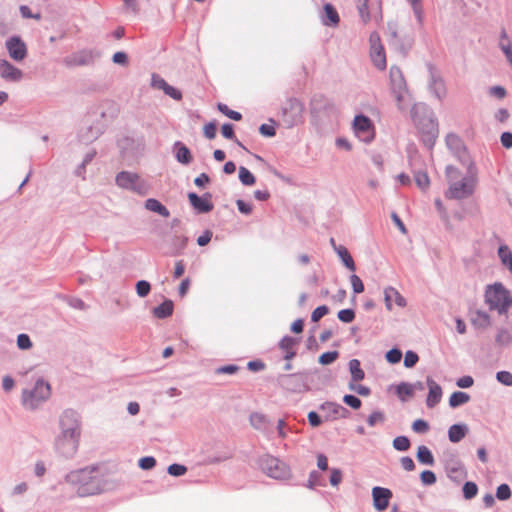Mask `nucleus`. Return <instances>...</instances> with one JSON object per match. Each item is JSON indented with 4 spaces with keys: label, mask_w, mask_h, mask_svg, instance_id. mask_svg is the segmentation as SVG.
Segmentation results:
<instances>
[{
    "label": "nucleus",
    "mask_w": 512,
    "mask_h": 512,
    "mask_svg": "<svg viewBox=\"0 0 512 512\" xmlns=\"http://www.w3.org/2000/svg\"><path fill=\"white\" fill-rule=\"evenodd\" d=\"M150 290H151V285L148 281L139 280L136 283V292L139 297H141V298L146 297L150 293Z\"/></svg>",
    "instance_id": "52"
},
{
    "label": "nucleus",
    "mask_w": 512,
    "mask_h": 512,
    "mask_svg": "<svg viewBox=\"0 0 512 512\" xmlns=\"http://www.w3.org/2000/svg\"><path fill=\"white\" fill-rule=\"evenodd\" d=\"M239 180L246 186H251L256 181L255 176L244 166L239 167Z\"/></svg>",
    "instance_id": "43"
},
{
    "label": "nucleus",
    "mask_w": 512,
    "mask_h": 512,
    "mask_svg": "<svg viewBox=\"0 0 512 512\" xmlns=\"http://www.w3.org/2000/svg\"><path fill=\"white\" fill-rule=\"evenodd\" d=\"M357 9L363 23H367L370 20L368 0H357Z\"/></svg>",
    "instance_id": "49"
},
{
    "label": "nucleus",
    "mask_w": 512,
    "mask_h": 512,
    "mask_svg": "<svg viewBox=\"0 0 512 512\" xmlns=\"http://www.w3.org/2000/svg\"><path fill=\"white\" fill-rule=\"evenodd\" d=\"M319 408L327 412V419L345 418L349 414L346 408L334 402H325L321 404Z\"/></svg>",
    "instance_id": "24"
},
{
    "label": "nucleus",
    "mask_w": 512,
    "mask_h": 512,
    "mask_svg": "<svg viewBox=\"0 0 512 512\" xmlns=\"http://www.w3.org/2000/svg\"><path fill=\"white\" fill-rule=\"evenodd\" d=\"M339 356L338 351H328L320 355L318 361L322 365H329L333 363Z\"/></svg>",
    "instance_id": "54"
},
{
    "label": "nucleus",
    "mask_w": 512,
    "mask_h": 512,
    "mask_svg": "<svg viewBox=\"0 0 512 512\" xmlns=\"http://www.w3.org/2000/svg\"><path fill=\"white\" fill-rule=\"evenodd\" d=\"M65 481L75 488L79 497L96 495L104 490L103 480L95 467L71 471Z\"/></svg>",
    "instance_id": "1"
},
{
    "label": "nucleus",
    "mask_w": 512,
    "mask_h": 512,
    "mask_svg": "<svg viewBox=\"0 0 512 512\" xmlns=\"http://www.w3.org/2000/svg\"><path fill=\"white\" fill-rule=\"evenodd\" d=\"M101 134V131L98 127L89 126L86 128L85 132H81L79 137L80 140L85 143H90L96 140Z\"/></svg>",
    "instance_id": "40"
},
{
    "label": "nucleus",
    "mask_w": 512,
    "mask_h": 512,
    "mask_svg": "<svg viewBox=\"0 0 512 512\" xmlns=\"http://www.w3.org/2000/svg\"><path fill=\"white\" fill-rule=\"evenodd\" d=\"M0 76L10 82H18L23 77V72L11 64L8 60H0Z\"/></svg>",
    "instance_id": "19"
},
{
    "label": "nucleus",
    "mask_w": 512,
    "mask_h": 512,
    "mask_svg": "<svg viewBox=\"0 0 512 512\" xmlns=\"http://www.w3.org/2000/svg\"><path fill=\"white\" fill-rule=\"evenodd\" d=\"M51 395V387L44 379L39 378L32 389L22 391V404L25 408L34 410L45 402Z\"/></svg>",
    "instance_id": "4"
},
{
    "label": "nucleus",
    "mask_w": 512,
    "mask_h": 512,
    "mask_svg": "<svg viewBox=\"0 0 512 512\" xmlns=\"http://www.w3.org/2000/svg\"><path fill=\"white\" fill-rule=\"evenodd\" d=\"M356 136L363 142L369 143L374 138V128L371 120L364 115H357L353 121Z\"/></svg>",
    "instance_id": "15"
},
{
    "label": "nucleus",
    "mask_w": 512,
    "mask_h": 512,
    "mask_svg": "<svg viewBox=\"0 0 512 512\" xmlns=\"http://www.w3.org/2000/svg\"><path fill=\"white\" fill-rule=\"evenodd\" d=\"M250 423L257 430L265 429L267 419L266 416L261 413H252L250 415Z\"/></svg>",
    "instance_id": "44"
},
{
    "label": "nucleus",
    "mask_w": 512,
    "mask_h": 512,
    "mask_svg": "<svg viewBox=\"0 0 512 512\" xmlns=\"http://www.w3.org/2000/svg\"><path fill=\"white\" fill-rule=\"evenodd\" d=\"M325 18L323 24L326 26L337 25L339 23V15L336 9L329 3L324 6Z\"/></svg>",
    "instance_id": "36"
},
{
    "label": "nucleus",
    "mask_w": 512,
    "mask_h": 512,
    "mask_svg": "<svg viewBox=\"0 0 512 512\" xmlns=\"http://www.w3.org/2000/svg\"><path fill=\"white\" fill-rule=\"evenodd\" d=\"M499 47L503 51L507 61L512 66V46L505 30L500 35Z\"/></svg>",
    "instance_id": "35"
},
{
    "label": "nucleus",
    "mask_w": 512,
    "mask_h": 512,
    "mask_svg": "<svg viewBox=\"0 0 512 512\" xmlns=\"http://www.w3.org/2000/svg\"><path fill=\"white\" fill-rule=\"evenodd\" d=\"M498 256L504 266L512 273V251L507 245H501L498 249Z\"/></svg>",
    "instance_id": "39"
},
{
    "label": "nucleus",
    "mask_w": 512,
    "mask_h": 512,
    "mask_svg": "<svg viewBox=\"0 0 512 512\" xmlns=\"http://www.w3.org/2000/svg\"><path fill=\"white\" fill-rule=\"evenodd\" d=\"M393 494L390 489L376 486L372 489L373 505L377 511H384L392 498Z\"/></svg>",
    "instance_id": "18"
},
{
    "label": "nucleus",
    "mask_w": 512,
    "mask_h": 512,
    "mask_svg": "<svg viewBox=\"0 0 512 512\" xmlns=\"http://www.w3.org/2000/svg\"><path fill=\"white\" fill-rule=\"evenodd\" d=\"M79 441L80 437L58 433L55 437L54 446L57 453L65 458H72L78 450Z\"/></svg>",
    "instance_id": "11"
},
{
    "label": "nucleus",
    "mask_w": 512,
    "mask_h": 512,
    "mask_svg": "<svg viewBox=\"0 0 512 512\" xmlns=\"http://www.w3.org/2000/svg\"><path fill=\"white\" fill-rule=\"evenodd\" d=\"M386 360L391 364L399 363L402 358V352L398 348H392L386 353Z\"/></svg>",
    "instance_id": "60"
},
{
    "label": "nucleus",
    "mask_w": 512,
    "mask_h": 512,
    "mask_svg": "<svg viewBox=\"0 0 512 512\" xmlns=\"http://www.w3.org/2000/svg\"><path fill=\"white\" fill-rule=\"evenodd\" d=\"M334 251L339 256L342 263L344 264V266L347 269H349L352 272H354L356 270L355 262L345 246H343V245L334 246Z\"/></svg>",
    "instance_id": "29"
},
{
    "label": "nucleus",
    "mask_w": 512,
    "mask_h": 512,
    "mask_svg": "<svg viewBox=\"0 0 512 512\" xmlns=\"http://www.w3.org/2000/svg\"><path fill=\"white\" fill-rule=\"evenodd\" d=\"M495 341L500 346H508L512 343V334L506 328H500Z\"/></svg>",
    "instance_id": "41"
},
{
    "label": "nucleus",
    "mask_w": 512,
    "mask_h": 512,
    "mask_svg": "<svg viewBox=\"0 0 512 512\" xmlns=\"http://www.w3.org/2000/svg\"><path fill=\"white\" fill-rule=\"evenodd\" d=\"M17 346L21 350H28L32 347V341L27 334L22 333L17 337Z\"/></svg>",
    "instance_id": "61"
},
{
    "label": "nucleus",
    "mask_w": 512,
    "mask_h": 512,
    "mask_svg": "<svg viewBox=\"0 0 512 512\" xmlns=\"http://www.w3.org/2000/svg\"><path fill=\"white\" fill-rule=\"evenodd\" d=\"M116 185L124 190L145 196L150 191V184L142 179L139 174L131 171H121L116 174Z\"/></svg>",
    "instance_id": "6"
},
{
    "label": "nucleus",
    "mask_w": 512,
    "mask_h": 512,
    "mask_svg": "<svg viewBox=\"0 0 512 512\" xmlns=\"http://www.w3.org/2000/svg\"><path fill=\"white\" fill-rule=\"evenodd\" d=\"M279 386L295 394H301L310 390V373L308 371L282 374L278 376Z\"/></svg>",
    "instance_id": "7"
},
{
    "label": "nucleus",
    "mask_w": 512,
    "mask_h": 512,
    "mask_svg": "<svg viewBox=\"0 0 512 512\" xmlns=\"http://www.w3.org/2000/svg\"><path fill=\"white\" fill-rule=\"evenodd\" d=\"M447 476L454 482L459 483L466 478L467 473L464 465L457 459H451L446 463Z\"/></svg>",
    "instance_id": "20"
},
{
    "label": "nucleus",
    "mask_w": 512,
    "mask_h": 512,
    "mask_svg": "<svg viewBox=\"0 0 512 512\" xmlns=\"http://www.w3.org/2000/svg\"><path fill=\"white\" fill-rule=\"evenodd\" d=\"M446 145L454 154L460 155L465 149L461 138L455 133H449L446 136Z\"/></svg>",
    "instance_id": "31"
},
{
    "label": "nucleus",
    "mask_w": 512,
    "mask_h": 512,
    "mask_svg": "<svg viewBox=\"0 0 512 512\" xmlns=\"http://www.w3.org/2000/svg\"><path fill=\"white\" fill-rule=\"evenodd\" d=\"M418 360H419V357H418L417 353H415L412 350H408V351H406V353L404 355V366L406 368H412L417 364Z\"/></svg>",
    "instance_id": "57"
},
{
    "label": "nucleus",
    "mask_w": 512,
    "mask_h": 512,
    "mask_svg": "<svg viewBox=\"0 0 512 512\" xmlns=\"http://www.w3.org/2000/svg\"><path fill=\"white\" fill-rule=\"evenodd\" d=\"M463 496L466 500L473 499L478 493V486L476 483L468 481L463 485Z\"/></svg>",
    "instance_id": "45"
},
{
    "label": "nucleus",
    "mask_w": 512,
    "mask_h": 512,
    "mask_svg": "<svg viewBox=\"0 0 512 512\" xmlns=\"http://www.w3.org/2000/svg\"><path fill=\"white\" fill-rule=\"evenodd\" d=\"M427 386L429 392L426 399V405L429 408H433L441 401L442 388L431 377H427Z\"/></svg>",
    "instance_id": "22"
},
{
    "label": "nucleus",
    "mask_w": 512,
    "mask_h": 512,
    "mask_svg": "<svg viewBox=\"0 0 512 512\" xmlns=\"http://www.w3.org/2000/svg\"><path fill=\"white\" fill-rule=\"evenodd\" d=\"M173 152L176 160L183 164L189 165L192 162V155L189 148L180 141H176L173 144Z\"/></svg>",
    "instance_id": "27"
},
{
    "label": "nucleus",
    "mask_w": 512,
    "mask_h": 512,
    "mask_svg": "<svg viewBox=\"0 0 512 512\" xmlns=\"http://www.w3.org/2000/svg\"><path fill=\"white\" fill-rule=\"evenodd\" d=\"M5 47L11 59L21 62L27 56V46L20 36H11L5 41Z\"/></svg>",
    "instance_id": "16"
},
{
    "label": "nucleus",
    "mask_w": 512,
    "mask_h": 512,
    "mask_svg": "<svg viewBox=\"0 0 512 512\" xmlns=\"http://www.w3.org/2000/svg\"><path fill=\"white\" fill-rule=\"evenodd\" d=\"M393 448L397 451H407L410 448V440L406 436H397L393 440Z\"/></svg>",
    "instance_id": "48"
},
{
    "label": "nucleus",
    "mask_w": 512,
    "mask_h": 512,
    "mask_svg": "<svg viewBox=\"0 0 512 512\" xmlns=\"http://www.w3.org/2000/svg\"><path fill=\"white\" fill-rule=\"evenodd\" d=\"M350 283L354 294H360L364 291V284L356 274L350 275Z\"/></svg>",
    "instance_id": "59"
},
{
    "label": "nucleus",
    "mask_w": 512,
    "mask_h": 512,
    "mask_svg": "<svg viewBox=\"0 0 512 512\" xmlns=\"http://www.w3.org/2000/svg\"><path fill=\"white\" fill-rule=\"evenodd\" d=\"M298 341L291 336H284L279 342V348L284 352V359L287 361L292 360L296 356L295 346Z\"/></svg>",
    "instance_id": "26"
},
{
    "label": "nucleus",
    "mask_w": 512,
    "mask_h": 512,
    "mask_svg": "<svg viewBox=\"0 0 512 512\" xmlns=\"http://www.w3.org/2000/svg\"><path fill=\"white\" fill-rule=\"evenodd\" d=\"M329 308L326 305L318 306L311 314V320L313 322L319 321L322 317L328 314Z\"/></svg>",
    "instance_id": "64"
},
{
    "label": "nucleus",
    "mask_w": 512,
    "mask_h": 512,
    "mask_svg": "<svg viewBox=\"0 0 512 512\" xmlns=\"http://www.w3.org/2000/svg\"><path fill=\"white\" fill-rule=\"evenodd\" d=\"M385 421V415L381 411H373L367 418V423L370 427H374L377 424H382Z\"/></svg>",
    "instance_id": "50"
},
{
    "label": "nucleus",
    "mask_w": 512,
    "mask_h": 512,
    "mask_svg": "<svg viewBox=\"0 0 512 512\" xmlns=\"http://www.w3.org/2000/svg\"><path fill=\"white\" fill-rule=\"evenodd\" d=\"M470 401V396L466 392L456 391L453 392L449 398V405L451 408H456L464 405Z\"/></svg>",
    "instance_id": "37"
},
{
    "label": "nucleus",
    "mask_w": 512,
    "mask_h": 512,
    "mask_svg": "<svg viewBox=\"0 0 512 512\" xmlns=\"http://www.w3.org/2000/svg\"><path fill=\"white\" fill-rule=\"evenodd\" d=\"M348 365L351 374V381L358 382L365 378V372L362 370L361 363L358 359H351Z\"/></svg>",
    "instance_id": "34"
},
{
    "label": "nucleus",
    "mask_w": 512,
    "mask_h": 512,
    "mask_svg": "<svg viewBox=\"0 0 512 512\" xmlns=\"http://www.w3.org/2000/svg\"><path fill=\"white\" fill-rule=\"evenodd\" d=\"M414 179H415L417 186L422 190L427 189L430 185V180H429V177L426 172L417 171L414 174Z\"/></svg>",
    "instance_id": "47"
},
{
    "label": "nucleus",
    "mask_w": 512,
    "mask_h": 512,
    "mask_svg": "<svg viewBox=\"0 0 512 512\" xmlns=\"http://www.w3.org/2000/svg\"><path fill=\"white\" fill-rule=\"evenodd\" d=\"M144 207L147 210H149L151 212H155L162 217L167 218L170 216V212L166 208V206H164L160 201H158L155 198H148L144 203Z\"/></svg>",
    "instance_id": "30"
},
{
    "label": "nucleus",
    "mask_w": 512,
    "mask_h": 512,
    "mask_svg": "<svg viewBox=\"0 0 512 512\" xmlns=\"http://www.w3.org/2000/svg\"><path fill=\"white\" fill-rule=\"evenodd\" d=\"M174 304L171 300H165L160 305L153 308V315L158 319H165L172 315Z\"/></svg>",
    "instance_id": "32"
},
{
    "label": "nucleus",
    "mask_w": 512,
    "mask_h": 512,
    "mask_svg": "<svg viewBox=\"0 0 512 512\" xmlns=\"http://www.w3.org/2000/svg\"><path fill=\"white\" fill-rule=\"evenodd\" d=\"M188 200L197 213H208L214 208L212 203V194L209 192L204 193L202 196H199L194 192H190L188 193Z\"/></svg>",
    "instance_id": "17"
},
{
    "label": "nucleus",
    "mask_w": 512,
    "mask_h": 512,
    "mask_svg": "<svg viewBox=\"0 0 512 512\" xmlns=\"http://www.w3.org/2000/svg\"><path fill=\"white\" fill-rule=\"evenodd\" d=\"M11 29L10 11L5 7H0V36H5Z\"/></svg>",
    "instance_id": "33"
},
{
    "label": "nucleus",
    "mask_w": 512,
    "mask_h": 512,
    "mask_svg": "<svg viewBox=\"0 0 512 512\" xmlns=\"http://www.w3.org/2000/svg\"><path fill=\"white\" fill-rule=\"evenodd\" d=\"M472 168L473 165L469 168L468 176L463 177L459 181H453L454 178H457L460 175V171L452 165L446 166L445 172L449 179V187L445 192V197L447 199L462 200L473 195L476 188L477 178L475 173L472 172Z\"/></svg>",
    "instance_id": "2"
},
{
    "label": "nucleus",
    "mask_w": 512,
    "mask_h": 512,
    "mask_svg": "<svg viewBox=\"0 0 512 512\" xmlns=\"http://www.w3.org/2000/svg\"><path fill=\"white\" fill-rule=\"evenodd\" d=\"M429 81L428 88L438 100L442 101L447 95L445 81L432 64H428Z\"/></svg>",
    "instance_id": "14"
},
{
    "label": "nucleus",
    "mask_w": 512,
    "mask_h": 512,
    "mask_svg": "<svg viewBox=\"0 0 512 512\" xmlns=\"http://www.w3.org/2000/svg\"><path fill=\"white\" fill-rule=\"evenodd\" d=\"M417 460L424 465L432 466L435 462L433 454L424 445H421L417 449Z\"/></svg>",
    "instance_id": "38"
},
{
    "label": "nucleus",
    "mask_w": 512,
    "mask_h": 512,
    "mask_svg": "<svg viewBox=\"0 0 512 512\" xmlns=\"http://www.w3.org/2000/svg\"><path fill=\"white\" fill-rule=\"evenodd\" d=\"M470 321L477 329H487L491 325L490 315L486 311L480 309L470 312Z\"/></svg>",
    "instance_id": "25"
},
{
    "label": "nucleus",
    "mask_w": 512,
    "mask_h": 512,
    "mask_svg": "<svg viewBox=\"0 0 512 512\" xmlns=\"http://www.w3.org/2000/svg\"><path fill=\"white\" fill-rule=\"evenodd\" d=\"M484 297L489 309L496 310L499 314H506L512 306V295L500 282L488 285Z\"/></svg>",
    "instance_id": "3"
},
{
    "label": "nucleus",
    "mask_w": 512,
    "mask_h": 512,
    "mask_svg": "<svg viewBox=\"0 0 512 512\" xmlns=\"http://www.w3.org/2000/svg\"><path fill=\"white\" fill-rule=\"evenodd\" d=\"M390 89L393 94L399 110L407 109L409 101V92L404 75L399 67L391 66L389 71Z\"/></svg>",
    "instance_id": "5"
},
{
    "label": "nucleus",
    "mask_w": 512,
    "mask_h": 512,
    "mask_svg": "<svg viewBox=\"0 0 512 512\" xmlns=\"http://www.w3.org/2000/svg\"><path fill=\"white\" fill-rule=\"evenodd\" d=\"M384 301L385 306L389 311L392 310V302H395V304L401 308L405 307L407 304L406 299L399 293L396 288L392 286H388L384 289Z\"/></svg>",
    "instance_id": "21"
},
{
    "label": "nucleus",
    "mask_w": 512,
    "mask_h": 512,
    "mask_svg": "<svg viewBox=\"0 0 512 512\" xmlns=\"http://www.w3.org/2000/svg\"><path fill=\"white\" fill-rule=\"evenodd\" d=\"M370 58L374 66L379 70H385L387 66L386 54L377 32H372L369 37Z\"/></svg>",
    "instance_id": "13"
},
{
    "label": "nucleus",
    "mask_w": 512,
    "mask_h": 512,
    "mask_svg": "<svg viewBox=\"0 0 512 512\" xmlns=\"http://www.w3.org/2000/svg\"><path fill=\"white\" fill-rule=\"evenodd\" d=\"M496 380L504 386H512V373L509 371H499L496 373Z\"/></svg>",
    "instance_id": "55"
},
{
    "label": "nucleus",
    "mask_w": 512,
    "mask_h": 512,
    "mask_svg": "<svg viewBox=\"0 0 512 512\" xmlns=\"http://www.w3.org/2000/svg\"><path fill=\"white\" fill-rule=\"evenodd\" d=\"M100 53L94 49H83L77 51L63 59V63L67 67H78L92 65L98 58Z\"/></svg>",
    "instance_id": "12"
},
{
    "label": "nucleus",
    "mask_w": 512,
    "mask_h": 512,
    "mask_svg": "<svg viewBox=\"0 0 512 512\" xmlns=\"http://www.w3.org/2000/svg\"><path fill=\"white\" fill-rule=\"evenodd\" d=\"M397 396L405 401L408 397H411L414 393L412 391L411 383L401 382L396 388Z\"/></svg>",
    "instance_id": "42"
},
{
    "label": "nucleus",
    "mask_w": 512,
    "mask_h": 512,
    "mask_svg": "<svg viewBox=\"0 0 512 512\" xmlns=\"http://www.w3.org/2000/svg\"><path fill=\"white\" fill-rule=\"evenodd\" d=\"M218 109L220 112H222L224 115H226L227 117H229L232 120L239 121L242 119L241 113L229 109V107L225 104L219 103Z\"/></svg>",
    "instance_id": "51"
},
{
    "label": "nucleus",
    "mask_w": 512,
    "mask_h": 512,
    "mask_svg": "<svg viewBox=\"0 0 512 512\" xmlns=\"http://www.w3.org/2000/svg\"><path fill=\"white\" fill-rule=\"evenodd\" d=\"M188 243V238L186 236H176L174 238V244L176 246V250L173 255H179L186 248Z\"/></svg>",
    "instance_id": "62"
},
{
    "label": "nucleus",
    "mask_w": 512,
    "mask_h": 512,
    "mask_svg": "<svg viewBox=\"0 0 512 512\" xmlns=\"http://www.w3.org/2000/svg\"><path fill=\"white\" fill-rule=\"evenodd\" d=\"M419 113L428 114V120H429V124L431 126V132L434 134V132L437 131V128H436V123L432 118L433 112L430 111L428 109V107L424 104H414L411 109V117L417 126L422 125V120L418 116Z\"/></svg>",
    "instance_id": "23"
},
{
    "label": "nucleus",
    "mask_w": 512,
    "mask_h": 512,
    "mask_svg": "<svg viewBox=\"0 0 512 512\" xmlns=\"http://www.w3.org/2000/svg\"><path fill=\"white\" fill-rule=\"evenodd\" d=\"M221 133H222L223 137H225V138H227V139H230V140H234V141H235V143H236L238 146H240V147H242V148H245V147L243 146V144H242L239 140H237V139L235 138V134H234V127H233V125H232L231 123H225V124H223V125H222V127H221Z\"/></svg>",
    "instance_id": "46"
},
{
    "label": "nucleus",
    "mask_w": 512,
    "mask_h": 512,
    "mask_svg": "<svg viewBox=\"0 0 512 512\" xmlns=\"http://www.w3.org/2000/svg\"><path fill=\"white\" fill-rule=\"evenodd\" d=\"M468 433L466 424H453L448 429V438L452 443L460 442Z\"/></svg>",
    "instance_id": "28"
},
{
    "label": "nucleus",
    "mask_w": 512,
    "mask_h": 512,
    "mask_svg": "<svg viewBox=\"0 0 512 512\" xmlns=\"http://www.w3.org/2000/svg\"><path fill=\"white\" fill-rule=\"evenodd\" d=\"M281 119L288 128L302 123L304 119V104L297 98L287 99L281 108Z\"/></svg>",
    "instance_id": "8"
},
{
    "label": "nucleus",
    "mask_w": 512,
    "mask_h": 512,
    "mask_svg": "<svg viewBox=\"0 0 512 512\" xmlns=\"http://www.w3.org/2000/svg\"><path fill=\"white\" fill-rule=\"evenodd\" d=\"M496 497L500 501L508 500L511 497V489L508 484H501L497 487Z\"/></svg>",
    "instance_id": "53"
},
{
    "label": "nucleus",
    "mask_w": 512,
    "mask_h": 512,
    "mask_svg": "<svg viewBox=\"0 0 512 512\" xmlns=\"http://www.w3.org/2000/svg\"><path fill=\"white\" fill-rule=\"evenodd\" d=\"M260 466L267 476L277 480H286L291 476L290 467L282 460L271 455H265L261 458Z\"/></svg>",
    "instance_id": "9"
},
{
    "label": "nucleus",
    "mask_w": 512,
    "mask_h": 512,
    "mask_svg": "<svg viewBox=\"0 0 512 512\" xmlns=\"http://www.w3.org/2000/svg\"><path fill=\"white\" fill-rule=\"evenodd\" d=\"M337 317L344 323H351L355 318V312L350 308L342 309L338 312Z\"/></svg>",
    "instance_id": "58"
},
{
    "label": "nucleus",
    "mask_w": 512,
    "mask_h": 512,
    "mask_svg": "<svg viewBox=\"0 0 512 512\" xmlns=\"http://www.w3.org/2000/svg\"><path fill=\"white\" fill-rule=\"evenodd\" d=\"M343 402L353 409H359L362 405L361 400L351 394H347L343 397Z\"/></svg>",
    "instance_id": "63"
},
{
    "label": "nucleus",
    "mask_w": 512,
    "mask_h": 512,
    "mask_svg": "<svg viewBox=\"0 0 512 512\" xmlns=\"http://www.w3.org/2000/svg\"><path fill=\"white\" fill-rule=\"evenodd\" d=\"M59 433L81 437V416L73 409H65L58 419Z\"/></svg>",
    "instance_id": "10"
},
{
    "label": "nucleus",
    "mask_w": 512,
    "mask_h": 512,
    "mask_svg": "<svg viewBox=\"0 0 512 512\" xmlns=\"http://www.w3.org/2000/svg\"><path fill=\"white\" fill-rule=\"evenodd\" d=\"M167 472L171 476L179 477L187 472V467L182 464L173 463L168 466Z\"/></svg>",
    "instance_id": "56"
}]
</instances>
